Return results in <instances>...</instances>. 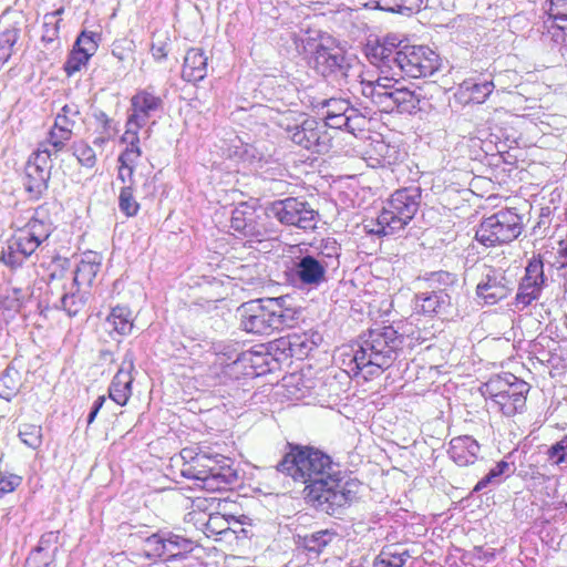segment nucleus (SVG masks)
Instances as JSON below:
<instances>
[{"instance_id":"obj_55","label":"nucleus","mask_w":567,"mask_h":567,"mask_svg":"<svg viewBox=\"0 0 567 567\" xmlns=\"http://www.w3.org/2000/svg\"><path fill=\"white\" fill-rule=\"evenodd\" d=\"M548 460L553 465L567 463V440H560L551 445L547 452Z\"/></svg>"},{"instance_id":"obj_21","label":"nucleus","mask_w":567,"mask_h":567,"mask_svg":"<svg viewBox=\"0 0 567 567\" xmlns=\"http://www.w3.org/2000/svg\"><path fill=\"white\" fill-rule=\"evenodd\" d=\"M97 48V34L92 31H82L63 65L66 75L72 76L80 72L94 55Z\"/></svg>"},{"instance_id":"obj_24","label":"nucleus","mask_w":567,"mask_h":567,"mask_svg":"<svg viewBox=\"0 0 567 567\" xmlns=\"http://www.w3.org/2000/svg\"><path fill=\"white\" fill-rule=\"evenodd\" d=\"M415 307L427 316H449L453 308L451 289L420 292L415 296Z\"/></svg>"},{"instance_id":"obj_7","label":"nucleus","mask_w":567,"mask_h":567,"mask_svg":"<svg viewBox=\"0 0 567 567\" xmlns=\"http://www.w3.org/2000/svg\"><path fill=\"white\" fill-rule=\"evenodd\" d=\"M41 210L42 207H39L30 220L14 233L8 250L1 257L4 265L10 268L22 266L49 238L51 224L42 218Z\"/></svg>"},{"instance_id":"obj_12","label":"nucleus","mask_w":567,"mask_h":567,"mask_svg":"<svg viewBox=\"0 0 567 567\" xmlns=\"http://www.w3.org/2000/svg\"><path fill=\"white\" fill-rule=\"evenodd\" d=\"M51 167V152L49 150H38L28 159L22 184L30 200H39L47 193Z\"/></svg>"},{"instance_id":"obj_62","label":"nucleus","mask_w":567,"mask_h":567,"mask_svg":"<svg viewBox=\"0 0 567 567\" xmlns=\"http://www.w3.org/2000/svg\"><path fill=\"white\" fill-rule=\"evenodd\" d=\"M439 276V280H441L443 277L446 278V279H451L452 278V275L449 274V272H440L437 274Z\"/></svg>"},{"instance_id":"obj_2","label":"nucleus","mask_w":567,"mask_h":567,"mask_svg":"<svg viewBox=\"0 0 567 567\" xmlns=\"http://www.w3.org/2000/svg\"><path fill=\"white\" fill-rule=\"evenodd\" d=\"M289 451L278 463L277 470L296 482L306 484L305 498L327 513L349 506L352 502L350 482L330 474L331 458L310 446L288 444Z\"/></svg>"},{"instance_id":"obj_59","label":"nucleus","mask_w":567,"mask_h":567,"mask_svg":"<svg viewBox=\"0 0 567 567\" xmlns=\"http://www.w3.org/2000/svg\"><path fill=\"white\" fill-rule=\"evenodd\" d=\"M126 42L125 40L123 41H115L113 43V49H112V53L114 56H116L120 61H123L125 59V54H124V48L122 47V43Z\"/></svg>"},{"instance_id":"obj_52","label":"nucleus","mask_w":567,"mask_h":567,"mask_svg":"<svg viewBox=\"0 0 567 567\" xmlns=\"http://www.w3.org/2000/svg\"><path fill=\"white\" fill-rule=\"evenodd\" d=\"M547 13L558 29L567 30V0H549Z\"/></svg>"},{"instance_id":"obj_22","label":"nucleus","mask_w":567,"mask_h":567,"mask_svg":"<svg viewBox=\"0 0 567 567\" xmlns=\"http://www.w3.org/2000/svg\"><path fill=\"white\" fill-rule=\"evenodd\" d=\"M398 38L388 35L381 42L378 38L369 39L363 47V53L368 61L380 69L381 73H390L392 59L395 48H398Z\"/></svg>"},{"instance_id":"obj_54","label":"nucleus","mask_w":567,"mask_h":567,"mask_svg":"<svg viewBox=\"0 0 567 567\" xmlns=\"http://www.w3.org/2000/svg\"><path fill=\"white\" fill-rule=\"evenodd\" d=\"M233 525L229 533V539L236 540V546H243L245 543H247L250 539L251 532L250 529H247L244 527V524L237 519H235L234 516H231Z\"/></svg>"},{"instance_id":"obj_64","label":"nucleus","mask_w":567,"mask_h":567,"mask_svg":"<svg viewBox=\"0 0 567 567\" xmlns=\"http://www.w3.org/2000/svg\"><path fill=\"white\" fill-rule=\"evenodd\" d=\"M344 122V125H349V117L341 118Z\"/></svg>"},{"instance_id":"obj_14","label":"nucleus","mask_w":567,"mask_h":567,"mask_svg":"<svg viewBox=\"0 0 567 567\" xmlns=\"http://www.w3.org/2000/svg\"><path fill=\"white\" fill-rule=\"evenodd\" d=\"M322 336L315 330L288 333L276 339L271 348L285 359L295 358L303 360L321 343Z\"/></svg>"},{"instance_id":"obj_39","label":"nucleus","mask_w":567,"mask_h":567,"mask_svg":"<svg viewBox=\"0 0 567 567\" xmlns=\"http://www.w3.org/2000/svg\"><path fill=\"white\" fill-rule=\"evenodd\" d=\"M53 533H49L48 535H43L40 539L39 546L35 547L25 560L24 567H50V565L54 560L53 551H50L43 547V544L48 540L47 537H52Z\"/></svg>"},{"instance_id":"obj_44","label":"nucleus","mask_w":567,"mask_h":567,"mask_svg":"<svg viewBox=\"0 0 567 567\" xmlns=\"http://www.w3.org/2000/svg\"><path fill=\"white\" fill-rule=\"evenodd\" d=\"M20 38L18 28H9L0 32V69L10 60L13 47Z\"/></svg>"},{"instance_id":"obj_46","label":"nucleus","mask_w":567,"mask_h":567,"mask_svg":"<svg viewBox=\"0 0 567 567\" xmlns=\"http://www.w3.org/2000/svg\"><path fill=\"white\" fill-rule=\"evenodd\" d=\"M73 136V132L69 128H64L53 123L52 127L48 133L47 142L52 147L53 152L60 153L62 152L66 144Z\"/></svg>"},{"instance_id":"obj_40","label":"nucleus","mask_w":567,"mask_h":567,"mask_svg":"<svg viewBox=\"0 0 567 567\" xmlns=\"http://www.w3.org/2000/svg\"><path fill=\"white\" fill-rule=\"evenodd\" d=\"M513 473L512 465L506 461L498 462L489 472L481 478L473 488V492H481L489 484H499L503 475H511Z\"/></svg>"},{"instance_id":"obj_19","label":"nucleus","mask_w":567,"mask_h":567,"mask_svg":"<svg viewBox=\"0 0 567 567\" xmlns=\"http://www.w3.org/2000/svg\"><path fill=\"white\" fill-rule=\"evenodd\" d=\"M237 371L246 378H258L270 373L278 365V360L264 346L241 352L234 362Z\"/></svg>"},{"instance_id":"obj_10","label":"nucleus","mask_w":567,"mask_h":567,"mask_svg":"<svg viewBox=\"0 0 567 567\" xmlns=\"http://www.w3.org/2000/svg\"><path fill=\"white\" fill-rule=\"evenodd\" d=\"M522 228V217L517 213L502 209L481 221L475 239L485 247H495L516 239Z\"/></svg>"},{"instance_id":"obj_29","label":"nucleus","mask_w":567,"mask_h":567,"mask_svg":"<svg viewBox=\"0 0 567 567\" xmlns=\"http://www.w3.org/2000/svg\"><path fill=\"white\" fill-rule=\"evenodd\" d=\"M495 85L492 81L476 82L473 79L464 80L457 87L454 96L462 104H481L493 92Z\"/></svg>"},{"instance_id":"obj_53","label":"nucleus","mask_w":567,"mask_h":567,"mask_svg":"<svg viewBox=\"0 0 567 567\" xmlns=\"http://www.w3.org/2000/svg\"><path fill=\"white\" fill-rule=\"evenodd\" d=\"M22 476L18 474L0 471V498L13 493L22 484Z\"/></svg>"},{"instance_id":"obj_37","label":"nucleus","mask_w":567,"mask_h":567,"mask_svg":"<svg viewBox=\"0 0 567 567\" xmlns=\"http://www.w3.org/2000/svg\"><path fill=\"white\" fill-rule=\"evenodd\" d=\"M231 525V517H227L220 513H213L208 516V519L205 524V534L208 537L221 536L227 540L229 539Z\"/></svg>"},{"instance_id":"obj_3","label":"nucleus","mask_w":567,"mask_h":567,"mask_svg":"<svg viewBox=\"0 0 567 567\" xmlns=\"http://www.w3.org/2000/svg\"><path fill=\"white\" fill-rule=\"evenodd\" d=\"M421 190L419 187H406L394 192L385 205H381L371 188H362L361 227L368 235H393L413 219L419 210Z\"/></svg>"},{"instance_id":"obj_30","label":"nucleus","mask_w":567,"mask_h":567,"mask_svg":"<svg viewBox=\"0 0 567 567\" xmlns=\"http://www.w3.org/2000/svg\"><path fill=\"white\" fill-rule=\"evenodd\" d=\"M48 285L51 290H72L73 270L66 258L55 257L48 265Z\"/></svg>"},{"instance_id":"obj_36","label":"nucleus","mask_w":567,"mask_h":567,"mask_svg":"<svg viewBox=\"0 0 567 567\" xmlns=\"http://www.w3.org/2000/svg\"><path fill=\"white\" fill-rule=\"evenodd\" d=\"M298 275L305 284H319L323 279L324 269L317 259L306 256L298 265Z\"/></svg>"},{"instance_id":"obj_17","label":"nucleus","mask_w":567,"mask_h":567,"mask_svg":"<svg viewBox=\"0 0 567 567\" xmlns=\"http://www.w3.org/2000/svg\"><path fill=\"white\" fill-rule=\"evenodd\" d=\"M513 290V282L505 272L491 266H484L482 278L476 287V295L487 305H495L505 299Z\"/></svg>"},{"instance_id":"obj_5","label":"nucleus","mask_w":567,"mask_h":567,"mask_svg":"<svg viewBox=\"0 0 567 567\" xmlns=\"http://www.w3.org/2000/svg\"><path fill=\"white\" fill-rule=\"evenodd\" d=\"M401 343L392 327H369L368 332L361 333L357 340V379L364 367H373L377 371L388 368Z\"/></svg>"},{"instance_id":"obj_58","label":"nucleus","mask_w":567,"mask_h":567,"mask_svg":"<svg viewBox=\"0 0 567 567\" xmlns=\"http://www.w3.org/2000/svg\"><path fill=\"white\" fill-rule=\"evenodd\" d=\"M106 401V396L105 395H100L96 401L94 402V405L92 408V411L90 412L89 416H87V424H92L99 413V411L102 409L103 404L105 403Z\"/></svg>"},{"instance_id":"obj_16","label":"nucleus","mask_w":567,"mask_h":567,"mask_svg":"<svg viewBox=\"0 0 567 567\" xmlns=\"http://www.w3.org/2000/svg\"><path fill=\"white\" fill-rule=\"evenodd\" d=\"M272 212L277 219L285 225L310 229L316 224L315 210L308 204L293 197L276 202L272 205Z\"/></svg>"},{"instance_id":"obj_28","label":"nucleus","mask_w":567,"mask_h":567,"mask_svg":"<svg viewBox=\"0 0 567 567\" xmlns=\"http://www.w3.org/2000/svg\"><path fill=\"white\" fill-rule=\"evenodd\" d=\"M208 70V56L200 48H190L186 51L182 65V79L186 82L197 83L204 80Z\"/></svg>"},{"instance_id":"obj_4","label":"nucleus","mask_w":567,"mask_h":567,"mask_svg":"<svg viewBox=\"0 0 567 567\" xmlns=\"http://www.w3.org/2000/svg\"><path fill=\"white\" fill-rule=\"evenodd\" d=\"M181 474L197 482L207 492L229 489L237 480V472L229 460L220 454H210L198 446H187L179 453Z\"/></svg>"},{"instance_id":"obj_42","label":"nucleus","mask_w":567,"mask_h":567,"mask_svg":"<svg viewBox=\"0 0 567 567\" xmlns=\"http://www.w3.org/2000/svg\"><path fill=\"white\" fill-rule=\"evenodd\" d=\"M171 51V37L166 30H156L152 35V56L161 62L167 59Z\"/></svg>"},{"instance_id":"obj_56","label":"nucleus","mask_w":567,"mask_h":567,"mask_svg":"<svg viewBox=\"0 0 567 567\" xmlns=\"http://www.w3.org/2000/svg\"><path fill=\"white\" fill-rule=\"evenodd\" d=\"M383 556H386L388 558L385 557H382V558H379L378 556H375L373 558V567H403L404 564H405V558H401L399 556H395L394 553H383L382 554Z\"/></svg>"},{"instance_id":"obj_27","label":"nucleus","mask_w":567,"mask_h":567,"mask_svg":"<svg viewBox=\"0 0 567 567\" xmlns=\"http://www.w3.org/2000/svg\"><path fill=\"white\" fill-rule=\"evenodd\" d=\"M481 445L470 435H461L450 441L447 453L458 466H468L478 460Z\"/></svg>"},{"instance_id":"obj_47","label":"nucleus","mask_w":567,"mask_h":567,"mask_svg":"<svg viewBox=\"0 0 567 567\" xmlns=\"http://www.w3.org/2000/svg\"><path fill=\"white\" fill-rule=\"evenodd\" d=\"M64 291L65 292L61 297L62 307L70 317H74L84 308V296L81 293V290H76V288Z\"/></svg>"},{"instance_id":"obj_60","label":"nucleus","mask_w":567,"mask_h":567,"mask_svg":"<svg viewBox=\"0 0 567 567\" xmlns=\"http://www.w3.org/2000/svg\"><path fill=\"white\" fill-rule=\"evenodd\" d=\"M63 11H64V9H63V8H60V9H58L56 11H54V12H52V13H48L45 17H55V16H60V14H62V13H63Z\"/></svg>"},{"instance_id":"obj_1","label":"nucleus","mask_w":567,"mask_h":567,"mask_svg":"<svg viewBox=\"0 0 567 567\" xmlns=\"http://www.w3.org/2000/svg\"><path fill=\"white\" fill-rule=\"evenodd\" d=\"M361 97H357V155L372 168L391 166L401 162L404 153L399 146L384 142L382 134L374 131L379 125L381 110L413 113L419 109V99L405 87L392 89L381 83L380 76L360 75Z\"/></svg>"},{"instance_id":"obj_61","label":"nucleus","mask_w":567,"mask_h":567,"mask_svg":"<svg viewBox=\"0 0 567 567\" xmlns=\"http://www.w3.org/2000/svg\"><path fill=\"white\" fill-rule=\"evenodd\" d=\"M394 554H395V556H399L401 558H405V560L410 557L408 550H404L402 553H394Z\"/></svg>"},{"instance_id":"obj_9","label":"nucleus","mask_w":567,"mask_h":567,"mask_svg":"<svg viewBox=\"0 0 567 567\" xmlns=\"http://www.w3.org/2000/svg\"><path fill=\"white\" fill-rule=\"evenodd\" d=\"M393 58L391 56V75L413 79L434 74L440 68L439 55L427 47L403 44L398 40Z\"/></svg>"},{"instance_id":"obj_41","label":"nucleus","mask_w":567,"mask_h":567,"mask_svg":"<svg viewBox=\"0 0 567 567\" xmlns=\"http://www.w3.org/2000/svg\"><path fill=\"white\" fill-rule=\"evenodd\" d=\"M334 533L324 529L316 532L311 535H306L301 538L302 547L309 551L315 554H320L324 547L331 543Z\"/></svg>"},{"instance_id":"obj_6","label":"nucleus","mask_w":567,"mask_h":567,"mask_svg":"<svg viewBox=\"0 0 567 567\" xmlns=\"http://www.w3.org/2000/svg\"><path fill=\"white\" fill-rule=\"evenodd\" d=\"M278 125L289 141L312 154H326L331 147L326 125L306 113L287 111L282 113Z\"/></svg>"},{"instance_id":"obj_57","label":"nucleus","mask_w":567,"mask_h":567,"mask_svg":"<svg viewBox=\"0 0 567 567\" xmlns=\"http://www.w3.org/2000/svg\"><path fill=\"white\" fill-rule=\"evenodd\" d=\"M549 264L556 269H564L567 267V239L558 243V248L554 254V259L549 261Z\"/></svg>"},{"instance_id":"obj_33","label":"nucleus","mask_w":567,"mask_h":567,"mask_svg":"<svg viewBox=\"0 0 567 567\" xmlns=\"http://www.w3.org/2000/svg\"><path fill=\"white\" fill-rule=\"evenodd\" d=\"M100 270L101 261L96 260L95 257L93 259H82L73 271V288H76V290L90 288Z\"/></svg>"},{"instance_id":"obj_63","label":"nucleus","mask_w":567,"mask_h":567,"mask_svg":"<svg viewBox=\"0 0 567 567\" xmlns=\"http://www.w3.org/2000/svg\"><path fill=\"white\" fill-rule=\"evenodd\" d=\"M361 560H362V561H361V563H360V565H359V566H357V567H368V566H365V564H368V558H367V557H362V558H361Z\"/></svg>"},{"instance_id":"obj_31","label":"nucleus","mask_w":567,"mask_h":567,"mask_svg":"<svg viewBox=\"0 0 567 567\" xmlns=\"http://www.w3.org/2000/svg\"><path fill=\"white\" fill-rule=\"evenodd\" d=\"M309 63L322 75H328L340 68L341 58L321 43H312Z\"/></svg>"},{"instance_id":"obj_50","label":"nucleus","mask_w":567,"mask_h":567,"mask_svg":"<svg viewBox=\"0 0 567 567\" xmlns=\"http://www.w3.org/2000/svg\"><path fill=\"white\" fill-rule=\"evenodd\" d=\"M19 437L29 447L37 450L42 444V427L33 423L22 424Z\"/></svg>"},{"instance_id":"obj_48","label":"nucleus","mask_w":567,"mask_h":567,"mask_svg":"<svg viewBox=\"0 0 567 567\" xmlns=\"http://www.w3.org/2000/svg\"><path fill=\"white\" fill-rule=\"evenodd\" d=\"M80 107L76 103L72 102L61 107L60 112L54 118V124L69 128L73 132L76 120L80 117Z\"/></svg>"},{"instance_id":"obj_11","label":"nucleus","mask_w":567,"mask_h":567,"mask_svg":"<svg viewBox=\"0 0 567 567\" xmlns=\"http://www.w3.org/2000/svg\"><path fill=\"white\" fill-rule=\"evenodd\" d=\"M230 227L240 236L261 243L271 233V220L258 202H241L231 213Z\"/></svg>"},{"instance_id":"obj_45","label":"nucleus","mask_w":567,"mask_h":567,"mask_svg":"<svg viewBox=\"0 0 567 567\" xmlns=\"http://www.w3.org/2000/svg\"><path fill=\"white\" fill-rule=\"evenodd\" d=\"M72 151L80 165L86 168H93L96 165V153L87 142L83 140L74 142Z\"/></svg>"},{"instance_id":"obj_26","label":"nucleus","mask_w":567,"mask_h":567,"mask_svg":"<svg viewBox=\"0 0 567 567\" xmlns=\"http://www.w3.org/2000/svg\"><path fill=\"white\" fill-rule=\"evenodd\" d=\"M268 300L276 331L292 328L298 323L301 311L291 297L280 296L278 298H268Z\"/></svg>"},{"instance_id":"obj_18","label":"nucleus","mask_w":567,"mask_h":567,"mask_svg":"<svg viewBox=\"0 0 567 567\" xmlns=\"http://www.w3.org/2000/svg\"><path fill=\"white\" fill-rule=\"evenodd\" d=\"M163 100L155 92L148 89L138 90L131 99V111L126 130L138 134L140 130L146 124L151 114L161 110Z\"/></svg>"},{"instance_id":"obj_13","label":"nucleus","mask_w":567,"mask_h":567,"mask_svg":"<svg viewBox=\"0 0 567 567\" xmlns=\"http://www.w3.org/2000/svg\"><path fill=\"white\" fill-rule=\"evenodd\" d=\"M238 315L240 328L247 333L269 336L276 331L268 298L244 302Z\"/></svg>"},{"instance_id":"obj_51","label":"nucleus","mask_w":567,"mask_h":567,"mask_svg":"<svg viewBox=\"0 0 567 567\" xmlns=\"http://www.w3.org/2000/svg\"><path fill=\"white\" fill-rule=\"evenodd\" d=\"M360 301H357V313L367 315L368 322L375 320L380 316V308L375 296L364 292L363 296H359Z\"/></svg>"},{"instance_id":"obj_49","label":"nucleus","mask_w":567,"mask_h":567,"mask_svg":"<svg viewBox=\"0 0 567 567\" xmlns=\"http://www.w3.org/2000/svg\"><path fill=\"white\" fill-rule=\"evenodd\" d=\"M230 282V278L228 276L221 275L220 277L215 276H202L197 281L198 286H209L215 288L216 292L210 296V299L214 301L224 300L227 296V291L225 289V285Z\"/></svg>"},{"instance_id":"obj_15","label":"nucleus","mask_w":567,"mask_h":567,"mask_svg":"<svg viewBox=\"0 0 567 567\" xmlns=\"http://www.w3.org/2000/svg\"><path fill=\"white\" fill-rule=\"evenodd\" d=\"M121 142L125 144V148L117 158V179L122 184H135V174L142 161L140 136L131 130H125Z\"/></svg>"},{"instance_id":"obj_25","label":"nucleus","mask_w":567,"mask_h":567,"mask_svg":"<svg viewBox=\"0 0 567 567\" xmlns=\"http://www.w3.org/2000/svg\"><path fill=\"white\" fill-rule=\"evenodd\" d=\"M133 370V360L125 359L110 383L109 398L120 406H125L132 396Z\"/></svg>"},{"instance_id":"obj_38","label":"nucleus","mask_w":567,"mask_h":567,"mask_svg":"<svg viewBox=\"0 0 567 567\" xmlns=\"http://www.w3.org/2000/svg\"><path fill=\"white\" fill-rule=\"evenodd\" d=\"M423 4V0H378L373 2L377 10L398 12L409 14L419 11Z\"/></svg>"},{"instance_id":"obj_43","label":"nucleus","mask_w":567,"mask_h":567,"mask_svg":"<svg viewBox=\"0 0 567 567\" xmlns=\"http://www.w3.org/2000/svg\"><path fill=\"white\" fill-rule=\"evenodd\" d=\"M120 190L118 207L126 217H134L140 212V203L134 197L135 184H123Z\"/></svg>"},{"instance_id":"obj_23","label":"nucleus","mask_w":567,"mask_h":567,"mask_svg":"<svg viewBox=\"0 0 567 567\" xmlns=\"http://www.w3.org/2000/svg\"><path fill=\"white\" fill-rule=\"evenodd\" d=\"M158 557L175 558L193 550V542L175 534H153L146 539Z\"/></svg>"},{"instance_id":"obj_35","label":"nucleus","mask_w":567,"mask_h":567,"mask_svg":"<svg viewBox=\"0 0 567 567\" xmlns=\"http://www.w3.org/2000/svg\"><path fill=\"white\" fill-rule=\"evenodd\" d=\"M106 320L110 326H112L113 330L121 336L130 334L134 327L132 311L126 306H116L112 308Z\"/></svg>"},{"instance_id":"obj_20","label":"nucleus","mask_w":567,"mask_h":567,"mask_svg":"<svg viewBox=\"0 0 567 567\" xmlns=\"http://www.w3.org/2000/svg\"><path fill=\"white\" fill-rule=\"evenodd\" d=\"M546 282L544 275V262L539 257H533L525 269V276L518 287L516 303L524 307L529 306L538 299Z\"/></svg>"},{"instance_id":"obj_34","label":"nucleus","mask_w":567,"mask_h":567,"mask_svg":"<svg viewBox=\"0 0 567 567\" xmlns=\"http://www.w3.org/2000/svg\"><path fill=\"white\" fill-rule=\"evenodd\" d=\"M93 118V144L102 147L115 134L113 120L103 111L95 112Z\"/></svg>"},{"instance_id":"obj_8","label":"nucleus","mask_w":567,"mask_h":567,"mask_svg":"<svg viewBox=\"0 0 567 567\" xmlns=\"http://www.w3.org/2000/svg\"><path fill=\"white\" fill-rule=\"evenodd\" d=\"M529 389L527 382L508 373L491 378L483 384L482 393L503 415L513 416L524 410Z\"/></svg>"},{"instance_id":"obj_32","label":"nucleus","mask_w":567,"mask_h":567,"mask_svg":"<svg viewBox=\"0 0 567 567\" xmlns=\"http://www.w3.org/2000/svg\"><path fill=\"white\" fill-rule=\"evenodd\" d=\"M22 308V292L16 288L0 289V323L8 324Z\"/></svg>"}]
</instances>
